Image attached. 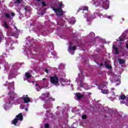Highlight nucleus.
<instances>
[{"instance_id": "obj_1", "label": "nucleus", "mask_w": 128, "mask_h": 128, "mask_svg": "<svg viewBox=\"0 0 128 128\" xmlns=\"http://www.w3.org/2000/svg\"><path fill=\"white\" fill-rule=\"evenodd\" d=\"M22 114L20 113L18 115L16 116V118L13 120H12V123L14 126H18V124H18V120L22 121Z\"/></svg>"}, {"instance_id": "obj_2", "label": "nucleus", "mask_w": 128, "mask_h": 128, "mask_svg": "<svg viewBox=\"0 0 128 128\" xmlns=\"http://www.w3.org/2000/svg\"><path fill=\"white\" fill-rule=\"evenodd\" d=\"M50 82L54 86H58V78L56 76H52L50 78Z\"/></svg>"}, {"instance_id": "obj_3", "label": "nucleus", "mask_w": 128, "mask_h": 128, "mask_svg": "<svg viewBox=\"0 0 128 128\" xmlns=\"http://www.w3.org/2000/svg\"><path fill=\"white\" fill-rule=\"evenodd\" d=\"M74 50H76V46H72L71 42H70L69 48L68 49V52L71 54H74Z\"/></svg>"}, {"instance_id": "obj_4", "label": "nucleus", "mask_w": 128, "mask_h": 128, "mask_svg": "<svg viewBox=\"0 0 128 128\" xmlns=\"http://www.w3.org/2000/svg\"><path fill=\"white\" fill-rule=\"evenodd\" d=\"M79 80L80 82V86L81 88H85V90H89L90 88L88 87V85H86V84H84V83H82V80L80 79V78H76V82Z\"/></svg>"}, {"instance_id": "obj_5", "label": "nucleus", "mask_w": 128, "mask_h": 128, "mask_svg": "<svg viewBox=\"0 0 128 128\" xmlns=\"http://www.w3.org/2000/svg\"><path fill=\"white\" fill-rule=\"evenodd\" d=\"M53 10L54 11V12H56V16H62V14H64V11H62V8L53 9Z\"/></svg>"}, {"instance_id": "obj_6", "label": "nucleus", "mask_w": 128, "mask_h": 128, "mask_svg": "<svg viewBox=\"0 0 128 128\" xmlns=\"http://www.w3.org/2000/svg\"><path fill=\"white\" fill-rule=\"evenodd\" d=\"M111 77L110 80H114V82H118V76H116V74L114 73L111 72L110 74Z\"/></svg>"}, {"instance_id": "obj_7", "label": "nucleus", "mask_w": 128, "mask_h": 128, "mask_svg": "<svg viewBox=\"0 0 128 128\" xmlns=\"http://www.w3.org/2000/svg\"><path fill=\"white\" fill-rule=\"evenodd\" d=\"M22 98V100H24V102L25 104H28V102H30V98H28V95L23 96Z\"/></svg>"}, {"instance_id": "obj_8", "label": "nucleus", "mask_w": 128, "mask_h": 128, "mask_svg": "<svg viewBox=\"0 0 128 128\" xmlns=\"http://www.w3.org/2000/svg\"><path fill=\"white\" fill-rule=\"evenodd\" d=\"M8 96L12 100L14 98V96H16V94H14V91H10L8 93Z\"/></svg>"}, {"instance_id": "obj_9", "label": "nucleus", "mask_w": 128, "mask_h": 128, "mask_svg": "<svg viewBox=\"0 0 128 128\" xmlns=\"http://www.w3.org/2000/svg\"><path fill=\"white\" fill-rule=\"evenodd\" d=\"M50 96L49 93H45L42 94L41 96L40 97L42 100H46V98H48Z\"/></svg>"}, {"instance_id": "obj_10", "label": "nucleus", "mask_w": 128, "mask_h": 128, "mask_svg": "<svg viewBox=\"0 0 128 128\" xmlns=\"http://www.w3.org/2000/svg\"><path fill=\"white\" fill-rule=\"evenodd\" d=\"M4 110H8V108H12V104L10 103H6L4 106Z\"/></svg>"}, {"instance_id": "obj_11", "label": "nucleus", "mask_w": 128, "mask_h": 128, "mask_svg": "<svg viewBox=\"0 0 128 128\" xmlns=\"http://www.w3.org/2000/svg\"><path fill=\"white\" fill-rule=\"evenodd\" d=\"M96 18V16H94V15L92 16V15H88L86 16V20L87 22H90V20H94V18Z\"/></svg>"}, {"instance_id": "obj_12", "label": "nucleus", "mask_w": 128, "mask_h": 128, "mask_svg": "<svg viewBox=\"0 0 128 128\" xmlns=\"http://www.w3.org/2000/svg\"><path fill=\"white\" fill-rule=\"evenodd\" d=\"M76 96L78 98V100H80V98H84V96L80 93L76 94Z\"/></svg>"}, {"instance_id": "obj_13", "label": "nucleus", "mask_w": 128, "mask_h": 128, "mask_svg": "<svg viewBox=\"0 0 128 128\" xmlns=\"http://www.w3.org/2000/svg\"><path fill=\"white\" fill-rule=\"evenodd\" d=\"M120 100H127V98H128V96H126L124 94H122L120 96Z\"/></svg>"}, {"instance_id": "obj_14", "label": "nucleus", "mask_w": 128, "mask_h": 128, "mask_svg": "<svg viewBox=\"0 0 128 128\" xmlns=\"http://www.w3.org/2000/svg\"><path fill=\"white\" fill-rule=\"evenodd\" d=\"M69 22L71 24H76V19L74 18H72L69 20Z\"/></svg>"}, {"instance_id": "obj_15", "label": "nucleus", "mask_w": 128, "mask_h": 128, "mask_svg": "<svg viewBox=\"0 0 128 128\" xmlns=\"http://www.w3.org/2000/svg\"><path fill=\"white\" fill-rule=\"evenodd\" d=\"M112 48H114V50L115 51V54H118V50L116 47L114 45H113Z\"/></svg>"}, {"instance_id": "obj_16", "label": "nucleus", "mask_w": 128, "mask_h": 128, "mask_svg": "<svg viewBox=\"0 0 128 128\" xmlns=\"http://www.w3.org/2000/svg\"><path fill=\"white\" fill-rule=\"evenodd\" d=\"M102 94H108V90H102L101 89Z\"/></svg>"}, {"instance_id": "obj_17", "label": "nucleus", "mask_w": 128, "mask_h": 128, "mask_svg": "<svg viewBox=\"0 0 128 128\" xmlns=\"http://www.w3.org/2000/svg\"><path fill=\"white\" fill-rule=\"evenodd\" d=\"M14 82L10 84V86L8 88H10V90H12L14 88Z\"/></svg>"}, {"instance_id": "obj_18", "label": "nucleus", "mask_w": 128, "mask_h": 128, "mask_svg": "<svg viewBox=\"0 0 128 128\" xmlns=\"http://www.w3.org/2000/svg\"><path fill=\"white\" fill-rule=\"evenodd\" d=\"M118 62H120V64H124V62H126V60H124V59H118Z\"/></svg>"}, {"instance_id": "obj_19", "label": "nucleus", "mask_w": 128, "mask_h": 128, "mask_svg": "<svg viewBox=\"0 0 128 128\" xmlns=\"http://www.w3.org/2000/svg\"><path fill=\"white\" fill-rule=\"evenodd\" d=\"M104 66L106 68H108L109 70H110V68H112V66L108 64L106 62L104 63Z\"/></svg>"}, {"instance_id": "obj_20", "label": "nucleus", "mask_w": 128, "mask_h": 128, "mask_svg": "<svg viewBox=\"0 0 128 128\" xmlns=\"http://www.w3.org/2000/svg\"><path fill=\"white\" fill-rule=\"evenodd\" d=\"M26 78H32V74H30L28 72H26Z\"/></svg>"}, {"instance_id": "obj_21", "label": "nucleus", "mask_w": 128, "mask_h": 128, "mask_svg": "<svg viewBox=\"0 0 128 128\" xmlns=\"http://www.w3.org/2000/svg\"><path fill=\"white\" fill-rule=\"evenodd\" d=\"M96 6H100V1L98 0L97 2H95Z\"/></svg>"}, {"instance_id": "obj_22", "label": "nucleus", "mask_w": 128, "mask_h": 128, "mask_svg": "<svg viewBox=\"0 0 128 128\" xmlns=\"http://www.w3.org/2000/svg\"><path fill=\"white\" fill-rule=\"evenodd\" d=\"M105 86H106V85L103 84H101L100 86L98 87L99 90H101L102 88H104Z\"/></svg>"}, {"instance_id": "obj_23", "label": "nucleus", "mask_w": 128, "mask_h": 128, "mask_svg": "<svg viewBox=\"0 0 128 128\" xmlns=\"http://www.w3.org/2000/svg\"><path fill=\"white\" fill-rule=\"evenodd\" d=\"M4 26L6 28H8V23H6V22H4Z\"/></svg>"}, {"instance_id": "obj_24", "label": "nucleus", "mask_w": 128, "mask_h": 128, "mask_svg": "<svg viewBox=\"0 0 128 128\" xmlns=\"http://www.w3.org/2000/svg\"><path fill=\"white\" fill-rule=\"evenodd\" d=\"M82 10H87V12L88 11V7H86V6H83L82 7Z\"/></svg>"}, {"instance_id": "obj_25", "label": "nucleus", "mask_w": 128, "mask_h": 128, "mask_svg": "<svg viewBox=\"0 0 128 128\" xmlns=\"http://www.w3.org/2000/svg\"><path fill=\"white\" fill-rule=\"evenodd\" d=\"M6 18H10V15L8 14H5Z\"/></svg>"}, {"instance_id": "obj_26", "label": "nucleus", "mask_w": 128, "mask_h": 128, "mask_svg": "<svg viewBox=\"0 0 128 128\" xmlns=\"http://www.w3.org/2000/svg\"><path fill=\"white\" fill-rule=\"evenodd\" d=\"M22 2V0H16L15 4H20Z\"/></svg>"}, {"instance_id": "obj_27", "label": "nucleus", "mask_w": 128, "mask_h": 128, "mask_svg": "<svg viewBox=\"0 0 128 128\" xmlns=\"http://www.w3.org/2000/svg\"><path fill=\"white\" fill-rule=\"evenodd\" d=\"M36 91H37V92H40V90H42V88H40V87H38V88H36Z\"/></svg>"}, {"instance_id": "obj_28", "label": "nucleus", "mask_w": 128, "mask_h": 128, "mask_svg": "<svg viewBox=\"0 0 128 128\" xmlns=\"http://www.w3.org/2000/svg\"><path fill=\"white\" fill-rule=\"evenodd\" d=\"M119 40L120 42H122V40H124V38H122V36H121L119 38Z\"/></svg>"}, {"instance_id": "obj_29", "label": "nucleus", "mask_w": 128, "mask_h": 128, "mask_svg": "<svg viewBox=\"0 0 128 128\" xmlns=\"http://www.w3.org/2000/svg\"><path fill=\"white\" fill-rule=\"evenodd\" d=\"M45 128H50V124H45Z\"/></svg>"}, {"instance_id": "obj_30", "label": "nucleus", "mask_w": 128, "mask_h": 128, "mask_svg": "<svg viewBox=\"0 0 128 128\" xmlns=\"http://www.w3.org/2000/svg\"><path fill=\"white\" fill-rule=\"evenodd\" d=\"M82 118H83V120H86V115H83L82 116Z\"/></svg>"}, {"instance_id": "obj_31", "label": "nucleus", "mask_w": 128, "mask_h": 128, "mask_svg": "<svg viewBox=\"0 0 128 128\" xmlns=\"http://www.w3.org/2000/svg\"><path fill=\"white\" fill-rule=\"evenodd\" d=\"M54 100L55 99L54 98H50V102H54Z\"/></svg>"}, {"instance_id": "obj_32", "label": "nucleus", "mask_w": 128, "mask_h": 128, "mask_svg": "<svg viewBox=\"0 0 128 128\" xmlns=\"http://www.w3.org/2000/svg\"><path fill=\"white\" fill-rule=\"evenodd\" d=\"M20 110H24V106L21 105L20 106Z\"/></svg>"}, {"instance_id": "obj_33", "label": "nucleus", "mask_w": 128, "mask_h": 128, "mask_svg": "<svg viewBox=\"0 0 128 128\" xmlns=\"http://www.w3.org/2000/svg\"><path fill=\"white\" fill-rule=\"evenodd\" d=\"M42 4L43 6H46V3L44 2H42Z\"/></svg>"}, {"instance_id": "obj_34", "label": "nucleus", "mask_w": 128, "mask_h": 128, "mask_svg": "<svg viewBox=\"0 0 128 128\" xmlns=\"http://www.w3.org/2000/svg\"><path fill=\"white\" fill-rule=\"evenodd\" d=\"M45 72H46V74H48V69H46Z\"/></svg>"}, {"instance_id": "obj_35", "label": "nucleus", "mask_w": 128, "mask_h": 128, "mask_svg": "<svg viewBox=\"0 0 128 128\" xmlns=\"http://www.w3.org/2000/svg\"><path fill=\"white\" fill-rule=\"evenodd\" d=\"M59 6H60V8H62V4L60 3V4H59Z\"/></svg>"}, {"instance_id": "obj_36", "label": "nucleus", "mask_w": 128, "mask_h": 128, "mask_svg": "<svg viewBox=\"0 0 128 128\" xmlns=\"http://www.w3.org/2000/svg\"><path fill=\"white\" fill-rule=\"evenodd\" d=\"M10 16H15L14 13H12L10 14Z\"/></svg>"}, {"instance_id": "obj_37", "label": "nucleus", "mask_w": 128, "mask_h": 128, "mask_svg": "<svg viewBox=\"0 0 128 128\" xmlns=\"http://www.w3.org/2000/svg\"><path fill=\"white\" fill-rule=\"evenodd\" d=\"M112 96H114L116 94H114V92H112Z\"/></svg>"}, {"instance_id": "obj_38", "label": "nucleus", "mask_w": 128, "mask_h": 128, "mask_svg": "<svg viewBox=\"0 0 128 128\" xmlns=\"http://www.w3.org/2000/svg\"><path fill=\"white\" fill-rule=\"evenodd\" d=\"M103 8H104V10H108V6L107 8H106L104 6H102Z\"/></svg>"}, {"instance_id": "obj_39", "label": "nucleus", "mask_w": 128, "mask_h": 128, "mask_svg": "<svg viewBox=\"0 0 128 128\" xmlns=\"http://www.w3.org/2000/svg\"><path fill=\"white\" fill-rule=\"evenodd\" d=\"M108 18H109V19H110V18H112V16H108Z\"/></svg>"}, {"instance_id": "obj_40", "label": "nucleus", "mask_w": 128, "mask_h": 128, "mask_svg": "<svg viewBox=\"0 0 128 128\" xmlns=\"http://www.w3.org/2000/svg\"><path fill=\"white\" fill-rule=\"evenodd\" d=\"M42 80H46V78H44L42 79Z\"/></svg>"}, {"instance_id": "obj_41", "label": "nucleus", "mask_w": 128, "mask_h": 128, "mask_svg": "<svg viewBox=\"0 0 128 128\" xmlns=\"http://www.w3.org/2000/svg\"><path fill=\"white\" fill-rule=\"evenodd\" d=\"M35 86H38V84H36Z\"/></svg>"}, {"instance_id": "obj_42", "label": "nucleus", "mask_w": 128, "mask_h": 128, "mask_svg": "<svg viewBox=\"0 0 128 128\" xmlns=\"http://www.w3.org/2000/svg\"><path fill=\"white\" fill-rule=\"evenodd\" d=\"M25 110H26V112H28V108H25Z\"/></svg>"}, {"instance_id": "obj_43", "label": "nucleus", "mask_w": 128, "mask_h": 128, "mask_svg": "<svg viewBox=\"0 0 128 128\" xmlns=\"http://www.w3.org/2000/svg\"><path fill=\"white\" fill-rule=\"evenodd\" d=\"M126 48H128V44H126Z\"/></svg>"}, {"instance_id": "obj_44", "label": "nucleus", "mask_w": 128, "mask_h": 128, "mask_svg": "<svg viewBox=\"0 0 128 128\" xmlns=\"http://www.w3.org/2000/svg\"><path fill=\"white\" fill-rule=\"evenodd\" d=\"M104 66V64H100V66Z\"/></svg>"}, {"instance_id": "obj_45", "label": "nucleus", "mask_w": 128, "mask_h": 128, "mask_svg": "<svg viewBox=\"0 0 128 128\" xmlns=\"http://www.w3.org/2000/svg\"><path fill=\"white\" fill-rule=\"evenodd\" d=\"M18 31H17V32H14V34H18Z\"/></svg>"}, {"instance_id": "obj_46", "label": "nucleus", "mask_w": 128, "mask_h": 128, "mask_svg": "<svg viewBox=\"0 0 128 128\" xmlns=\"http://www.w3.org/2000/svg\"><path fill=\"white\" fill-rule=\"evenodd\" d=\"M111 90H114V88H112Z\"/></svg>"}, {"instance_id": "obj_47", "label": "nucleus", "mask_w": 128, "mask_h": 128, "mask_svg": "<svg viewBox=\"0 0 128 128\" xmlns=\"http://www.w3.org/2000/svg\"><path fill=\"white\" fill-rule=\"evenodd\" d=\"M46 14V12H44L43 13H42V14Z\"/></svg>"}, {"instance_id": "obj_48", "label": "nucleus", "mask_w": 128, "mask_h": 128, "mask_svg": "<svg viewBox=\"0 0 128 128\" xmlns=\"http://www.w3.org/2000/svg\"><path fill=\"white\" fill-rule=\"evenodd\" d=\"M0 42H2V37L0 36Z\"/></svg>"}, {"instance_id": "obj_49", "label": "nucleus", "mask_w": 128, "mask_h": 128, "mask_svg": "<svg viewBox=\"0 0 128 128\" xmlns=\"http://www.w3.org/2000/svg\"><path fill=\"white\" fill-rule=\"evenodd\" d=\"M14 28H15V30H17L18 29L16 28V27L14 26Z\"/></svg>"}, {"instance_id": "obj_50", "label": "nucleus", "mask_w": 128, "mask_h": 128, "mask_svg": "<svg viewBox=\"0 0 128 128\" xmlns=\"http://www.w3.org/2000/svg\"><path fill=\"white\" fill-rule=\"evenodd\" d=\"M120 104H124V102H122V101H120Z\"/></svg>"}, {"instance_id": "obj_51", "label": "nucleus", "mask_w": 128, "mask_h": 128, "mask_svg": "<svg viewBox=\"0 0 128 128\" xmlns=\"http://www.w3.org/2000/svg\"><path fill=\"white\" fill-rule=\"evenodd\" d=\"M92 35H93V36H94V33H92Z\"/></svg>"}, {"instance_id": "obj_52", "label": "nucleus", "mask_w": 128, "mask_h": 128, "mask_svg": "<svg viewBox=\"0 0 128 128\" xmlns=\"http://www.w3.org/2000/svg\"><path fill=\"white\" fill-rule=\"evenodd\" d=\"M38 0V1H40V0Z\"/></svg>"}, {"instance_id": "obj_53", "label": "nucleus", "mask_w": 128, "mask_h": 128, "mask_svg": "<svg viewBox=\"0 0 128 128\" xmlns=\"http://www.w3.org/2000/svg\"><path fill=\"white\" fill-rule=\"evenodd\" d=\"M34 82H32V83L34 84Z\"/></svg>"}, {"instance_id": "obj_54", "label": "nucleus", "mask_w": 128, "mask_h": 128, "mask_svg": "<svg viewBox=\"0 0 128 128\" xmlns=\"http://www.w3.org/2000/svg\"><path fill=\"white\" fill-rule=\"evenodd\" d=\"M106 0V2H108V0Z\"/></svg>"}, {"instance_id": "obj_55", "label": "nucleus", "mask_w": 128, "mask_h": 128, "mask_svg": "<svg viewBox=\"0 0 128 128\" xmlns=\"http://www.w3.org/2000/svg\"><path fill=\"white\" fill-rule=\"evenodd\" d=\"M8 78H10V77H8Z\"/></svg>"}]
</instances>
